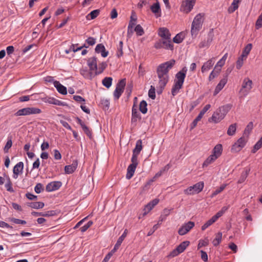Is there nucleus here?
Instances as JSON below:
<instances>
[{
    "label": "nucleus",
    "mask_w": 262,
    "mask_h": 262,
    "mask_svg": "<svg viewBox=\"0 0 262 262\" xmlns=\"http://www.w3.org/2000/svg\"><path fill=\"white\" fill-rule=\"evenodd\" d=\"M173 59L160 64L157 69V73L159 78L158 88L162 91L169 80L168 72L175 64Z\"/></svg>",
    "instance_id": "1"
},
{
    "label": "nucleus",
    "mask_w": 262,
    "mask_h": 262,
    "mask_svg": "<svg viewBox=\"0 0 262 262\" xmlns=\"http://www.w3.org/2000/svg\"><path fill=\"white\" fill-rule=\"evenodd\" d=\"M187 69L184 67L176 75V79L174 80V84L171 89V94L173 96L177 94L180 90L182 88L184 79L186 77Z\"/></svg>",
    "instance_id": "2"
},
{
    "label": "nucleus",
    "mask_w": 262,
    "mask_h": 262,
    "mask_svg": "<svg viewBox=\"0 0 262 262\" xmlns=\"http://www.w3.org/2000/svg\"><path fill=\"white\" fill-rule=\"evenodd\" d=\"M203 16L201 14H197L194 17L191 25V33L192 36H195L202 28Z\"/></svg>",
    "instance_id": "3"
},
{
    "label": "nucleus",
    "mask_w": 262,
    "mask_h": 262,
    "mask_svg": "<svg viewBox=\"0 0 262 262\" xmlns=\"http://www.w3.org/2000/svg\"><path fill=\"white\" fill-rule=\"evenodd\" d=\"M227 114V111L224 106L219 107L214 113L212 117L209 119V122L218 123L223 120Z\"/></svg>",
    "instance_id": "4"
},
{
    "label": "nucleus",
    "mask_w": 262,
    "mask_h": 262,
    "mask_svg": "<svg viewBox=\"0 0 262 262\" xmlns=\"http://www.w3.org/2000/svg\"><path fill=\"white\" fill-rule=\"evenodd\" d=\"M41 113L40 109L34 107H28L19 110L15 114L16 116L39 114Z\"/></svg>",
    "instance_id": "5"
},
{
    "label": "nucleus",
    "mask_w": 262,
    "mask_h": 262,
    "mask_svg": "<svg viewBox=\"0 0 262 262\" xmlns=\"http://www.w3.org/2000/svg\"><path fill=\"white\" fill-rule=\"evenodd\" d=\"M228 207L224 206L223 207L222 209L219 211L215 215L213 216L210 220H209L208 221H207L202 226V230H205L206 229H207L208 227L211 226L212 224H213L214 222H215L221 216H222L224 213L228 210Z\"/></svg>",
    "instance_id": "6"
},
{
    "label": "nucleus",
    "mask_w": 262,
    "mask_h": 262,
    "mask_svg": "<svg viewBox=\"0 0 262 262\" xmlns=\"http://www.w3.org/2000/svg\"><path fill=\"white\" fill-rule=\"evenodd\" d=\"M204 186V183L203 182H200L196 183L193 186H190L185 189L184 192L187 195H193L199 193L203 190Z\"/></svg>",
    "instance_id": "7"
},
{
    "label": "nucleus",
    "mask_w": 262,
    "mask_h": 262,
    "mask_svg": "<svg viewBox=\"0 0 262 262\" xmlns=\"http://www.w3.org/2000/svg\"><path fill=\"white\" fill-rule=\"evenodd\" d=\"M248 138L242 136L238 140L232 145L231 148L232 152H236L241 151L242 149L245 146Z\"/></svg>",
    "instance_id": "8"
},
{
    "label": "nucleus",
    "mask_w": 262,
    "mask_h": 262,
    "mask_svg": "<svg viewBox=\"0 0 262 262\" xmlns=\"http://www.w3.org/2000/svg\"><path fill=\"white\" fill-rule=\"evenodd\" d=\"M189 242L184 241L182 242L176 249L173 250L168 255L169 257H174L184 251L189 245Z\"/></svg>",
    "instance_id": "9"
},
{
    "label": "nucleus",
    "mask_w": 262,
    "mask_h": 262,
    "mask_svg": "<svg viewBox=\"0 0 262 262\" xmlns=\"http://www.w3.org/2000/svg\"><path fill=\"white\" fill-rule=\"evenodd\" d=\"M252 80L248 78H245L243 80L239 92L244 96L247 95L252 88Z\"/></svg>",
    "instance_id": "10"
},
{
    "label": "nucleus",
    "mask_w": 262,
    "mask_h": 262,
    "mask_svg": "<svg viewBox=\"0 0 262 262\" xmlns=\"http://www.w3.org/2000/svg\"><path fill=\"white\" fill-rule=\"evenodd\" d=\"M126 84L125 79H123L120 80L117 83L115 90L114 92V96L115 99H118L122 94L123 93L124 87Z\"/></svg>",
    "instance_id": "11"
},
{
    "label": "nucleus",
    "mask_w": 262,
    "mask_h": 262,
    "mask_svg": "<svg viewBox=\"0 0 262 262\" xmlns=\"http://www.w3.org/2000/svg\"><path fill=\"white\" fill-rule=\"evenodd\" d=\"M132 164H130L127 167V173L126 178L127 179L129 180L134 176L135 171L138 164V160L131 159Z\"/></svg>",
    "instance_id": "12"
},
{
    "label": "nucleus",
    "mask_w": 262,
    "mask_h": 262,
    "mask_svg": "<svg viewBox=\"0 0 262 262\" xmlns=\"http://www.w3.org/2000/svg\"><path fill=\"white\" fill-rule=\"evenodd\" d=\"M195 0H185L183 1L181 6V10L185 13L189 12L195 4Z\"/></svg>",
    "instance_id": "13"
},
{
    "label": "nucleus",
    "mask_w": 262,
    "mask_h": 262,
    "mask_svg": "<svg viewBox=\"0 0 262 262\" xmlns=\"http://www.w3.org/2000/svg\"><path fill=\"white\" fill-rule=\"evenodd\" d=\"M194 226V222L189 221L187 223L183 225L179 229L178 233L181 235H185L187 232H188Z\"/></svg>",
    "instance_id": "14"
},
{
    "label": "nucleus",
    "mask_w": 262,
    "mask_h": 262,
    "mask_svg": "<svg viewBox=\"0 0 262 262\" xmlns=\"http://www.w3.org/2000/svg\"><path fill=\"white\" fill-rule=\"evenodd\" d=\"M142 149V141L141 140H138L136 142L135 148L133 150V153L132 159L138 160V156Z\"/></svg>",
    "instance_id": "15"
},
{
    "label": "nucleus",
    "mask_w": 262,
    "mask_h": 262,
    "mask_svg": "<svg viewBox=\"0 0 262 262\" xmlns=\"http://www.w3.org/2000/svg\"><path fill=\"white\" fill-rule=\"evenodd\" d=\"M61 186V183L60 182L53 181L48 184L46 190L48 192H51L58 190Z\"/></svg>",
    "instance_id": "16"
},
{
    "label": "nucleus",
    "mask_w": 262,
    "mask_h": 262,
    "mask_svg": "<svg viewBox=\"0 0 262 262\" xmlns=\"http://www.w3.org/2000/svg\"><path fill=\"white\" fill-rule=\"evenodd\" d=\"M43 102L46 103H49L50 104H53L58 106H66L67 105L66 103L62 102L58 99H56L53 97H45L42 99Z\"/></svg>",
    "instance_id": "17"
},
{
    "label": "nucleus",
    "mask_w": 262,
    "mask_h": 262,
    "mask_svg": "<svg viewBox=\"0 0 262 262\" xmlns=\"http://www.w3.org/2000/svg\"><path fill=\"white\" fill-rule=\"evenodd\" d=\"M215 62V58H212L205 62L202 67L201 72L204 73L207 72L211 69Z\"/></svg>",
    "instance_id": "18"
},
{
    "label": "nucleus",
    "mask_w": 262,
    "mask_h": 262,
    "mask_svg": "<svg viewBox=\"0 0 262 262\" xmlns=\"http://www.w3.org/2000/svg\"><path fill=\"white\" fill-rule=\"evenodd\" d=\"M24 168V163L22 162H19L17 163L13 168V177L14 179H17L18 178V176L19 173L22 172Z\"/></svg>",
    "instance_id": "19"
},
{
    "label": "nucleus",
    "mask_w": 262,
    "mask_h": 262,
    "mask_svg": "<svg viewBox=\"0 0 262 262\" xmlns=\"http://www.w3.org/2000/svg\"><path fill=\"white\" fill-rule=\"evenodd\" d=\"M88 65L90 71H94V73H95L97 70V58L96 57L89 58L88 60Z\"/></svg>",
    "instance_id": "20"
},
{
    "label": "nucleus",
    "mask_w": 262,
    "mask_h": 262,
    "mask_svg": "<svg viewBox=\"0 0 262 262\" xmlns=\"http://www.w3.org/2000/svg\"><path fill=\"white\" fill-rule=\"evenodd\" d=\"M80 74L86 79H92L96 75L95 73H93L92 71L88 70L86 68H82L80 71Z\"/></svg>",
    "instance_id": "21"
},
{
    "label": "nucleus",
    "mask_w": 262,
    "mask_h": 262,
    "mask_svg": "<svg viewBox=\"0 0 262 262\" xmlns=\"http://www.w3.org/2000/svg\"><path fill=\"white\" fill-rule=\"evenodd\" d=\"M95 51L97 53H101L103 57H105L108 55V52L106 51L104 46L101 44H98L95 48Z\"/></svg>",
    "instance_id": "22"
},
{
    "label": "nucleus",
    "mask_w": 262,
    "mask_h": 262,
    "mask_svg": "<svg viewBox=\"0 0 262 262\" xmlns=\"http://www.w3.org/2000/svg\"><path fill=\"white\" fill-rule=\"evenodd\" d=\"M158 34L162 39H170L169 31L166 28H160L159 29Z\"/></svg>",
    "instance_id": "23"
},
{
    "label": "nucleus",
    "mask_w": 262,
    "mask_h": 262,
    "mask_svg": "<svg viewBox=\"0 0 262 262\" xmlns=\"http://www.w3.org/2000/svg\"><path fill=\"white\" fill-rule=\"evenodd\" d=\"M54 85L59 93L62 95H66L67 94L66 87L62 85L59 81H55V82H54Z\"/></svg>",
    "instance_id": "24"
},
{
    "label": "nucleus",
    "mask_w": 262,
    "mask_h": 262,
    "mask_svg": "<svg viewBox=\"0 0 262 262\" xmlns=\"http://www.w3.org/2000/svg\"><path fill=\"white\" fill-rule=\"evenodd\" d=\"M227 82V78H224L220 80V82L218 83V84L217 85L215 89V90L214 91V95H217L220 92V91L223 89V88L226 84Z\"/></svg>",
    "instance_id": "25"
},
{
    "label": "nucleus",
    "mask_w": 262,
    "mask_h": 262,
    "mask_svg": "<svg viewBox=\"0 0 262 262\" xmlns=\"http://www.w3.org/2000/svg\"><path fill=\"white\" fill-rule=\"evenodd\" d=\"M141 118L140 114L138 111L137 107L134 104L132 108V121L136 122Z\"/></svg>",
    "instance_id": "26"
},
{
    "label": "nucleus",
    "mask_w": 262,
    "mask_h": 262,
    "mask_svg": "<svg viewBox=\"0 0 262 262\" xmlns=\"http://www.w3.org/2000/svg\"><path fill=\"white\" fill-rule=\"evenodd\" d=\"M127 233V229H125L124 230L123 233L122 234V235L120 237H119V238H118L116 244H115V245L114 246V248L113 250H112V251L114 252L117 249H118L119 248V247L120 246L121 243H122V242L124 239L125 237H126Z\"/></svg>",
    "instance_id": "27"
},
{
    "label": "nucleus",
    "mask_w": 262,
    "mask_h": 262,
    "mask_svg": "<svg viewBox=\"0 0 262 262\" xmlns=\"http://www.w3.org/2000/svg\"><path fill=\"white\" fill-rule=\"evenodd\" d=\"M223 151L222 145L220 144H218L215 146L212 150V155H214L215 157L218 158L222 155Z\"/></svg>",
    "instance_id": "28"
},
{
    "label": "nucleus",
    "mask_w": 262,
    "mask_h": 262,
    "mask_svg": "<svg viewBox=\"0 0 262 262\" xmlns=\"http://www.w3.org/2000/svg\"><path fill=\"white\" fill-rule=\"evenodd\" d=\"M150 9L157 17L161 16V9L159 3H156L152 5L150 7Z\"/></svg>",
    "instance_id": "29"
},
{
    "label": "nucleus",
    "mask_w": 262,
    "mask_h": 262,
    "mask_svg": "<svg viewBox=\"0 0 262 262\" xmlns=\"http://www.w3.org/2000/svg\"><path fill=\"white\" fill-rule=\"evenodd\" d=\"M162 43L163 48H165L166 49H173V45L170 40V39H162Z\"/></svg>",
    "instance_id": "30"
},
{
    "label": "nucleus",
    "mask_w": 262,
    "mask_h": 262,
    "mask_svg": "<svg viewBox=\"0 0 262 262\" xmlns=\"http://www.w3.org/2000/svg\"><path fill=\"white\" fill-rule=\"evenodd\" d=\"M77 167V164L73 163L72 165H67L64 167L65 172L71 174L74 172Z\"/></svg>",
    "instance_id": "31"
},
{
    "label": "nucleus",
    "mask_w": 262,
    "mask_h": 262,
    "mask_svg": "<svg viewBox=\"0 0 262 262\" xmlns=\"http://www.w3.org/2000/svg\"><path fill=\"white\" fill-rule=\"evenodd\" d=\"M217 158L215 157L214 155L211 154L210 156H209L206 160L204 162L203 164V167H207L209 164H211L213 162H214Z\"/></svg>",
    "instance_id": "32"
},
{
    "label": "nucleus",
    "mask_w": 262,
    "mask_h": 262,
    "mask_svg": "<svg viewBox=\"0 0 262 262\" xmlns=\"http://www.w3.org/2000/svg\"><path fill=\"white\" fill-rule=\"evenodd\" d=\"M96 42V40L95 38L92 37H89L85 40V42L83 45V47L88 48L89 46H92L94 45Z\"/></svg>",
    "instance_id": "33"
},
{
    "label": "nucleus",
    "mask_w": 262,
    "mask_h": 262,
    "mask_svg": "<svg viewBox=\"0 0 262 262\" xmlns=\"http://www.w3.org/2000/svg\"><path fill=\"white\" fill-rule=\"evenodd\" d=\"M100 10H94L91 11L89 14H88L86 17L88 20L93 19L97 17V16L99 14Z\"/></svg>",
    "instance_id": "34"
},
{
    "label": "nucleus",
    "mask_w": 262,
    "mask_h": 262,
    "mask_svg": "<svg viewBox=\"0 0 262 262\" xmlns=\"http://www.w3.org/2000/svg\"><path fill=\"white\" fill-rule=\"evenodd\" d=\"M107 64L105 62H101L99 64L98 67L97 66V70L95 72V75L100 74L104 70V69L106 68Z\"/></svg>",
    "instance_id": "35"
},
{
    "label": "nucleus",
    "mask_w": 262,
    "mask_h": 262,
    "mask_svg": "<svg viewBox=\"0 0 262 262\" xmlns=\"http://www.w3.org/2000/svg\"><path fill=\"white\" fill-rule=\"evenodd\" d=\"M222 237V232H219L215 235V238L212 241V244L214 246H216L221 242Z\"/></svg>",
    "instance_id": "36"
},
{
    "label": "nucleus",
    "mask_w": 262,
    "mask_h": 262,
    "mask_svg": "<svg viewBox=\"0 0 262 262\" xmlns=\"http://www.w3.org/2000/svg\"><path fill=\"white\" fill-rule=\"evenodd\" d=\"M5 187L6 190L10 192H13L14 191L12 188V183L9 177L7 178V182L5 185Z\"/></svg>",
    "instance_id": "37"
},
{
    "label": "nucleus",
    "mask_w": 262,
    "mask_h": 262,
    "mask_svg": "<svg viewBox=\"0 0 262 262\" xmlns=\"http://www.w3.org/2000/svg\"><path fill=\"white\" fill-rule=\"evenodd\" d=\"M147 104L145 100H142L141 101L139 105V110L142 113L145 114L147 113Z\"/></svg>",
    "instance_id": "38"
},
{
    "label": "nucleus",
    "mask_w": 262,
    "mask_h": 262,
    "mask_svg": "<svg viewBox=\"0 0 262 262\" xmlns=\"http://www.w3.org/2000/svg\"><path fill=\"white\" fill-rule=\"evenodd\" d=\"M113 79L112 77H105L102 80V84L107 88H109L112 84Z\"/></svg>",
    "instance_id": "39"
},
{
    "label": "nucleus",
    "mask_w": 262,
    "mask_h": 262,
    "mask_svg": "<svg viewBox=\"0 0 262 262\" xmlns=\"http://www.w3.org/2000/svg\"><path fill=\"white\" fill-rule=\"evenodd\" d=\"M252 127H253V123H252V122H250L248 124V125L247 126L246 128L245 129V130L244 132L243 135L245 137H246L249 138V135L252 129Z\"/></svg>",
    "instance_id": "40"
},
{
    "label": "nucleus",
    "mask_w": 262,
    "mask_h": 262,
    "mask_svg": "<svg viewBox=\"0 0 262 262\" xmlns=\"http://www.w3.org/2000/svg\"><path fill=\"white\" fill-rule=\"evenodd\" d=\"M247 59L246 57L243 56V55H241V56L238 58L236 61V67L239 70L240 69L243 65L244 61Z\"/></svg>",
    "instance_id": "41"
},
{
    "label": "nucleus",
    "mask_w": 262,
    "mask_h": 262,
    "mask_svg": "<svg viewBox=\"0 0 262 262\" xmlns=\"http://www.w3.org/2000/svg\"><path fill=\"white\" fill-rule=\"evenodd\" d=\"M236 130V124H232L230 125L227 130V134L229 136H233L235 134Z\"/></svg>",
    "instance_id": "42"
},
{
    "label": "nucleus",
    "mask_w": 262,
    "mask_h": 262,
    "mask_svg": "<svg viewBox=\"0 0 262 262\" xmlns=\"http://www.w3.org/2000/svg\"><path fill=\"white\" fill-rule=\"evenodd\" d=\"M252 48V45L251 43L248 44L245 48L244 50L243 51L242 55L243 56L247 57V56L250 52Z\"/></svg>",
    "instance_id": "43"
},
{
    "label": "nucleus",
    "mask_w": 262,
    "mask_h": 262,
    "mask_svg": "<svg viewBox=\"0 0 262 262\" xmlns=\"http://www.w3.org/2000/svg\"><path fill=\"white\" fill-rule=\"evenodd\" d=\"M123 42L122 41H120L119 44L117 45V56L118 57L122 56L123 54Z\"/></svg>",
    "instance_id": "44"
},
{
    "label": "nucleus",
    "mask_w": 262,
    "mask_h": 262,
    "mask_svg": "<svg viewBox=\"0 0 262 262\" xmlns=\"http://www.w3.org/2000/svg\"><path fill=\"white\" fill-rule=\"evenodd\" d=\"M221 69L220 68L219 69V70L215 69L214 68L213 70L211 72L210 74L208 79L209 81L212 80L213 79H214L215 77H216L220 73Z\"/></svg>",
    "instance_id": "45"
},
{
    "label": "nucleus",
    "mask_w": 262,
    "mask_h": 262,
    "mask_svg": "<svg viewBox=\"0 0 262 262\" xmlns=\"http://www.w3.org/2000/svg\"><path fill=\"white\" fill-rule=\"evenodd\" d=\"M211 107L210 104L206 105L197 116L198 119L201 120L205 113Z\"/></svg>",
    "instance_id": "46"
},
{
    "label": "nucleus",
    "mask_w": 262,
    "mask_h": 262,
    "mask_svg": "<svg viewBox=\"0 0 262 262\" xmlns=\"http://www.w3.org/2000/svg\"><path fill=\"white\" fill-rule=\"evenodd\" d=\"M183 39V34L182 33H179L173 38V41L175 43H180L182 42Z\"/></svg>",
    "instance_id": "47"
},
{
    "label": "nucleus",
    "mask_w": 262,
    "mask_h": 262,
    "mask_svg": "<svg viewBox=\"0 0 262 262\" xmlns=\"http://www.w3.org/2000/svg\"><path fill=\"white\" fill-rule=\"evenodd\" d=\"M30 206L34 209H39V208H42L44 206V204L42 202H34L31 203L30 204Z\"/></svg>",
    "instance_id": "48"
},
{
    "label": "nucleus",
    "mask_w": 262,
    "mask_h": 262,
    "mask_svg": "<svg viewBox=\"0 0 262 262\" xmlns=\"http://www.w3.org/2000/svg\"><path fill=\"white\" fill-rule=\"evenodd\" d=\"M136 21L129 20L127 27V34H132L133 33V28L136 25Z\"/></svg>",
    "instance_id": "49"
},
{
    "label": "nucleus",
    "mask_w": 262,
    "mask_h": 262,
    "mask_svg": "<svg viewBox=\"0 0 262 262\" xmlns=\"http://www.w3.org/2000/svg\"><path fill=\"white\" fill-rule=\"evenodd\" d=\"M226 185H222L219 188H217L214 191H213L211 195V198H213L219 193H221L225 188Z\"/></svg>",
    "instance_id": "50"
},
{
    "label": "nucleus",
    "mask_w": 262,
    "mask_h": 262,
    "mask_svg": "<svg viewBox=\"0 0 262 262\" xmlns=\"http://www.w3.org/2000/svg\"><path fill=\"white\" fill-rule=\"evenodd\" d=\"M12 145V141L11 138H8L7 140V142L4 148V150L5 152H8L9 149L11 147Z\"/></svg>",
    "instance_id": "51"
},
{
    "label": "nucleus",
    "mask_w": 262,
    "mask_h": 262,
    "mask_svg": "<svg viewBox=\"0 0 262 262\" xmlns=\"http://www.w3.org/2000/svg\"><path fill=\"white\" fill-rule=\"evenodd\" d=\"M262 147V137L255 144L253 149L252 150L253 153H255L257 150Z\"/></svg>",
    "instance_id": "52"
},
{
    "label": "nucleus",
    "mask_w": 262,
    "mask_h": 262,
    "mask_svg": "<svg viewBox=\"0 0 262 262\" xmlns=\"http://www.w3.org/2000/svg\"><path fill=\"white\" fill-rule=\"evenodd\" d=\"M262 147V137L255 144L253 149L252 150L253 153H255L257 150Z\"/></svg>",
    "instance_id": "53"
},
{
    "label": "nucleus",
    "mask_w": 262,
    "mask_h": 262,
    "mask_svg": "<svg viewBox=\"0 0 262 262\" xmlns=\"http://www.w3.org/2000/svg\"><path fill=\"white\" fill-rule=\"evenodd\" d=\"M134 30L136 32L137 35L138 36H141L144 33L143 29L140 25H137Z\"/></svg>",
    "instance_id": "54"
},
{
    "label": "nucleus",
    "mask_w": 262,
    "mask_h": 262,
    "mask_svg": "<svg viewBox=\"0 0 262 262\" xmlns=\"http://www.w3.org/2000/svg\"><path fill=\"white\" fill-rule=\"evenodd\" d=\"M209 243V240L208 238L200 240L198 244V249L202 248L204 246H207Z\"/></svg>",
    "instance_id": "55"
},
{
    "label": "nucleus",
    "mask_w": 262,
    "mask_h": 262,
    "mask_svg": "<svg viewBox=\"0 0 262 262\" xmlns=\"http://www.w3.org/2000/svg\"><path fill=\"white\" fill-rule=\"evenodd\" d=\"M93 222L92 221L88 222L85 225L80 228V230L82 232L86 231L92 225Z\"/></svg>",
    "instance_id": "56"
},
{
    "label": "nucleus",
    "mask_w": 262,
    "mask_h": 262,
    "mask_svg": "<svg viewBox=\"0 0 262 262\" xmlns=\"http://www.w3.org/2000/svg\"><path fill=\"white\" fill-rule=\"evenodd\" d=\"M148 96L152 99H155L156 98L155 88L152 85L150 86V88L148 91Z\"/></svg>",
    "instance_id": "57"
},
{
    "label": "nucleus",
    "mask_w": 262,
    "mask_h": 262,
    "mask_svg": "<svg viewBox=\"0 0 262 262\" xmlns=\"http://www.w3.org/2000/svg\"><path fill=\"white\" fill-rule=\"evenodd\" d=\"M238 8V4L232 2L231 5L228 8V12L232 13L234 12Z\"/></svg>",
    "instance_id": "58"
},
{
    "label": "nucleus",
    "mask_w": 262,
    "mask_h": 262,
    "mask_svg": "<svg viewBox=\"0 0 262 262\" xmlns=\"http://www.w3.org/2000/svg\"><path fill=\"white\" fill-rule=\"evenodd\" d=\"M262 27V13L258 16L255 24V28L256 29H259Z\"/></svg>",
    "instance_id": "59"
},
{
    "label": "nucleus",
    "mask_w": 262,
    "mask_h": 262,
    "mask_svg": "<svg viewBox=\"0 0 262 262\" xmlns=\"http://www.w3.org/2000/svg\"><path fill=\"white\" fill-rule=\"evenodd\" d=\"M163 172L161 170H160L159 172H158L155 176L151 179L147 183V185H150L152 182L155 181L157 179L161 177L163 174Z\"/></svg>",
    "instance_id": "60"
},
{
    "label": "nucleus",
    "mask_w": 262,
    "mask_h": 262,
    "mask_svg": "<svg viewBox=\"0 0 262 262\" xmlns=\"http://www.w3.org/2000/svg\"><path fill=\"white\" fill-rule=\"evenodd\" d=\"M10 221L14 223V224H22V225H24V224H26V222L24 220H20V219H15V218H11L10 219Z\"/></svg>",
    "instance_id": "61"
},
{
    "label": "nucleus",
    "mask_w": 262,
    "mask_h": 262,
    "mask_svg": "<svg viewBox=\"0 0 262 262\" xmlns=\"http://www.w3.org/2000/svg\"><path fill=\"white\" fill-rule=\"evenodd\" d=\"M34 190L37 193H40L43 190L42 184L41 183H37L35 186Z\"/></svg>",
    "instance_id": "62"
},
{
    "label": "nucleus",
    "mask_w": 262,
    "mask_h": 262,
    "mask_svg": "<svg viewBox=\"0 0 262 262\" xmlns=\"http://www.w3.org/2000/svg\"><path fill=\"white\" fill-rule=\"evenodd\" d=\"M154 207H151L149 203H148L144 207V209L143 210L144 212L143 213V215H146Z\"/></svg>",
    "instance_id": "63"
},
{
    "label": "nucleus",
    "mask_w": 262,
    "mask_h": 262,
    "mask_svg": "<svg viewBox=\"0 0 262 262\" xmlns=\"http://www.w3.org/2000/svg\"><path fill=\"white\" fill-rule=\"evenodd\" d=\"M248 172L247 171H245V172H243L241 174L240 178L239 179V180L238 181V183H243L246 179V178L248 176Z\"/></svg>",
    "instance_id": "64"
}]
</instances>
